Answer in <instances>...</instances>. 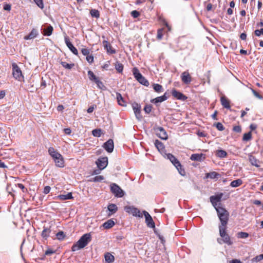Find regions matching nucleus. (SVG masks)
I'll return each mask as SVG.
<instances>
[{
	"instance_id": "nucleus-58",
	"label": "nucleus",
	"mask_w": 263,
	"mask_h": 263,
	"mask_svg": "<svg viewBox=\"0 0 263 263\" xmlns=\"http://www.w3.org/2000/svg\"><path fill=\"white\" fill-rule=\"evenodd\" d=\"M54 253L55 251H53L51 249H48L46 251L45 254V255H49Z\"/></svg>"
},
{
	"instance_id": "nucleus-22",
	"label": "nucleus",
	"mask_w": 263,
	"mask_h": 263,
	"mask_svg": "<svg viewBox=\"0 0 263 263\" xmlns=\"http://www.w3.org/2000/svg\"><path fill=\"white\" fill-rule=\"evenodd\" d=\"M38 34V31L35 29H33L31 32L28 35L24 37L25 40H30L35 37Z\"/></svg>"
},
{
	"instance_id": "nucleus-14",
	"label": "nucleus",
	"mask_w": 263,
	"mask_h": 263,
	"mask_svg": "<svg viewBox=\"0 0 263 263\" xmlns=\"http://www.w3.org/2000/svg\"><path fill=\"white\" fill-rule=\"evenodd\" d=\"M104 148L108 153H111L114 150V141L112 139H109L103 144Z\"/></svg>"
},
{
	"instance_id": "nucleus-45",
	"label": "nucleus",
	"mask_w": 263,
	"mask_h": 263,
	"mask_svg": "<svg viewBox=\"0 0 263 263\" xmlns=\"http://www.w3.org/2000/svg\"><path fill=\"white\" fill-rule=\"evenodd\" d=\"M163 28L159 29L157 31V37L158 40H161L163 36Z\"/></svg>"
},
{
	"instance_id": "nucleus-12",
	"label": "nucleus",
	"mask_w": 263,
	"mask_h": 263,
	"mask_svg": "<svg viewBox=\"0 0 263 263\" xmlns=\"http://www.w3.org/2000/svg\"><path fill=\"white\" fill-rule=\"evenodd\" d=\"M143 215L145 216V222L147 226L148 227L151 228H154L155 227V223L153 220L152 217L149 215V214L145 211H143Z\"/></svg>"
},
{
	"instance_id": "nucleus-36",
	"label": "nucleus",
	"mask_w": 263,
	"mask_h": 263,
	"mask_svg": "<svg viewBox=\"0 0 263 263\" xmlns=\"http://www.w3.org/2000/svg\"><path fill=\"white\" fill-rule=\"evenodd\" d=\"M60 63L63 67L67 69H71L74 65L73 63L68 64L66 62L63 61L61 62Z\"/></svg>"
},
{
	"instance_id": "nucleus-1",
	"label": "nucleus",
	"mask_w": 263,
	"mask_h": 263,
	"mask_svg": "<svg viewBox=\"0 0 263 263\" xmlns=\"http://www.w3.org/2000/svg\"><path fill=\"white\" fill-rule=\"evenodd\" d=\"M91 240L90 233H86L71 248L72 251H76L86 247Z\"/></svg>"
},
{
	"instance_id": "nucleus-16",
	"label": "nucleus",
	"mask_w": 263,
	"mask_h": 263,
	"mask_svg": "<svg viewBox=\"0 0 263 263\" xmlns=\"http://www.w3.org/2000/svg\"><path fill=\"white\" fill-rule=\"evenodd\" d=\"M181 78L182 81L185 84H188L192 81V77L187 71L182 72Z\"/></svg>"
},
{
	"instance_id": "nucleus-60",
	"label": "nucleus",
	"mask_w": 263,
	"mask_h": 263,
	"mask_svg": "<svg viewBox=\"0 0 263 263\" xmlns=\"http://www.w3.org/2000/svg\"><path fill=\"white\" fill-rule=\"evenodd\" d=\"M240 37L242 40H246L247 38V34L245 33H242L240 34Z\"/></svg>"
},
{
	"instance_id": "nucleus-29",
	"label": "nucleus",
	"mask_w": 263,
	"mask_h": 263,
	"mask_svg": "<svg viewBox=\"0 0 263 263\" xmlns=\"http://www.w3.org/2000/svg\"><path fill=\"white\" fill-rule=\"evenodd\" d=\"M114 225H115L114 221L111 219H109V220H108L105 222H104L102 226L105 229H109V228H112Z\"/></svg>"
},
{
	"instance_id": "nucleus-55",
	"label": "nucleus",
	"mask_w": 263,
	"mask_h": 263,
	"mask_svg": "<svg viewBox=\"0 0 263 263\" xmlns=\"http://www.w3.org/2000/svg\"><path fill=\"white\" fill-rule=\"evenodd\" d=\"M81 52L84 55H88L89 54V50L87 48H83Z\"/></svg>"
},
{
	"instance_id": "nucleus-63",
	"label": "nucleus",
	"mask_w": 263,
	"mask_h": 263,
	"mask_svg": "<svg viewBox=\"0 0 263 263\" xmlns=\"http://www.w3.org/2000/svg\"><path fill=\"white\" fill-rule=\"evenodd\" d=\"M257 127V126L255 124H251L250 126V128L251 130H255Z\"/></svg>"
},
{
	"instance_id": "nucleus-19",
	"label": "nucleus",
	"mask_w": 263,
	"mask_h": 263,
	"mask_svg": "<svg viewBox=\"0 0 263 263\" xmlns=\"http://www.w3.org/2000/svg\"><path fill=\"white\" fill-rule=\"evenodd\" d=\"M103 45L104 48L106 50L107 53L110 54H114L116 53V50L112 48L111 45L107 41L104 40L103 41Z\"/></svg>"
},
{
	"instance_id": "nucleus-15",
	"label": "nucleus",
	"mask_w": 263,
	"mask_h": 263,
	"mask_svg": "<svg viewBox=\"0 0 263 263\" xmlns=\"http://www.w3.org/2000/svg\"><path fill=\"white\" fill-rule=\"evenodd\" d=\"M65 42L69 50L75 55L78 54L77 49L73 46L72 44L70 42L68 36H65Z\"/></svg>"
},
{
	"instance_id": "nucleus-39",
	"label": "nucleus",
	"mask_w": 263,
	"mask_h": 263,
	"mask_svg": "<svg viewBox=\"0 0 263 263\" xmlns=\"http://www.w3.org/2000/svg\"><path fill=\"white\" fill-rule=\"evenodd\" d=\"M237 236L239 238H246L249 236V234L246 232H240L237 234Z\"/></svg>"
},
{
	"instance_id": "nucleus-62",
	"label": "nucleus",
	"mask_w": 263,
	"mask_h": 263,
	"mask_svg": "<svg viewBox=\"0 0 263 263\" xmlns=\"http://www.w3.org/2000/svg\"><path fill=\"white\" fill-rule=\"evenodd\" d=\"M94 108H95V107L93 106L89 107L87 109V112L91 113L93 111Z\"/></svg>"
},
{
	"instance_id": "nucleus-30",
	"label": "nucleus",
	"mask_w": 263,
	"mask_h": 263,
	"mask_svg": "<svg viewBox=\"0 0 263 263\" xmlns=\"http://www.w3.org/2000/svg\"><path fill=\"white\" fill-rule=\"evenodd\" d=\"M50 232L51 230L50 228L44 227V230L42 232V236L43 238L47 239L49 236Z\"/></svg>"
},
{
	"instance_id": "nucleus-48",
	"label": "nucleus",
	"mask_w": 263,
	"mask_h": 263,
	"mask_svg": "<svg viewBox=\"0 0 263 263\" xmlns=\"http://www.w3.org/2000/svg\"><path fill=\"white\" fill-rule=\"evenodd\" d=\"M263 259V254L256 256L252 259L253 261L258 262Z\"/></svg>"
},
{
	"instance_id": "nucleus-41",
	"label": "nucleus",
	"mask_w": 263,
	"mask_h": 263,
	"mask_svg": "<svg viewBox=\"0 0 263 263\" xmlns=\"http://www.w3.org/2000/svg\"><path fill=\"white\" fill-rule=\"evenodd\" d=\"M115 68L119 72H121L123 69V66L122 64L117 62L115 64Z\"/></svg>"
},
{
	"instance_id": "nucleus-25",
	"label": "nucleus",
	"mask_w": 263,
	"mask_h": 263,
	"mask_svg": "<svg viewBox=\"0 0 263 263\" xmlns=\"http://www.w3.org/2000/svg\"><path fill=\"white\" fill-rule=\"evenodd\" d=\"M104 258L107 263H112L115 260L114 256L109 252H107L105 254Z\"/></svg>"
},
{
	"instance_id": "nucleus-3",
	"label": "nucleus",
	"mask_w": 263,
	"mask_h": 263,
	"mask_svg": "<svg viewBox=\"0 0 263 263\" xmlns=\"http://www.w3.org/2000/svg\"><path fill=\"white\" fill-rule=\"evenodd\" d=\"M48 153L54 160L57 166L59 167H63L64 166L63 157L57 150L53 147H50L48 148Z\"/></svg>"
},
{
	"instance_id": "nucleus-4",
	"label": "nucleus",
	"mask_w": 263,
	"mask_h": 263,
	"mask_svg": "<svg viewBox=\"0 0 263 263\" xmlns=\"http://www.w3.org/2000/svg\"><path fill=\"white\" fill-rule=\"evenodd\" d=\"M227 228H219V235L222 237V239H217V242L219 244H222V241L223 243L227 244L228 245H231L233 242L231 241L230 236L226 233Z\"/></svg>"
},
{
	"instance_id": "nucleus-34",
	"label": "nucleus",
	"mask_w": 263,
	"mask_h": 263,
	"mask_svg": "<svg viewBox=\"0 0 263 263\" xmlns=\"http://www.w3.org/2000/svg\"><path fill=\"white\" fill-rule=\"evenodd\" d=\"M155 145L159 151H162L164 149V146L163 143L158 140H156L155 141Z\"/></svg>"
},
{
	"instance_id": "nucleus-20",
	"label": "nucleus",
	"mask_w": 263,
	"mask_h": 263,
	"mask_svg": "<svg viewBox=\"0 0 263 263\" xmlns=\"http://www.w3.org/2000/svg\"><path fill=\"white\" fill-rule=\"evenodd\" d=\"M190 159L192 161H201L204 159V157L202 154H194L191 155Z\"/></svg>"
},
{
	"instance_id": "nucleus-13",
	"label": "nucleus",
	"mask_w": 263,
	"mask_h": 263,
	"mask_svg": "<svg viewBox=\"0 0 263 263\" xmlns=\"http://www.w3.org/2000/svg\"><path fill=\"white\" fill-rule=\"evenodd\" d=\"M96 164L98 167V168L102 170L105 168L108 164V159L107 157H102L98 159L96 161Z\"/></svg>"
},
{
	"instance_id": "nucleus-47",
	"label": "nucleus",
	"mask_w": 263,
	"mask_h": 263,
	"mask_svg": "<svg viewBox=\"0 0 263 263\" xmlns=\"http://www.w3.org/2000/svg\"><path fill=\"white\" fill-rule=\"evenodd\" d=\"M152 108V106L151 105H146L144 108V110L146 113L149 114L151 111Z\"/></svg>"
},
{
	"instance_id": "nucleus-51",
	"label": "nucleus",
	"mask_w": 263,
	"mask_h": 263,
	"mask_svg": "<svg viewBox=\"0 0 263 263\" xmlns=\"http://www.w3.org/2000/svg\"><path fill=\"white\" fill-rule=\"evenodd\" d=\"M131 15L134 18H137L139 16L140 13L138 11L136 10H134L131 12Z\"/></svg>"
},
{
	"instance_id": "nucleus-26",
	"label": "nucleus",
	"mask_w": 263,
	"mask_h": 263,
	"mask_svg": "<svg viewBox=\"0 0 263 263\" xmlns=\"http://www.w3.org/2000/svg\"><path fill=\"white\" fill-rule=\"evenodd\" d=\"M222 105L226 108L230 109V101L224 97H222L220 99Z\"/></svg>"
},
{
	"instance_id": "nucleus-11",
	"label": "nucleus",
	"mask_w": 263,
	"mask_h": 263,
	"mask_svg": "<svg viewBox=\"0 0 263 263\" xmlns=\"http://www.w3.org/2000/svg\"><path fill=\"white\" fill-rule=\"evenodd\" d=\"M154 130L158 137L162 140H166L168 138L167 134L165 129L162 127H156Z\"/></svg>"
},
{
	"instance_id": "nucleus-61",
	"label": "nucleus",
	"mask_w": 263,
	"mask_h": 263,
	"mask_svg": "<svg viewBox=\"0 0 263 263\" xmlns=\"http://www.w3.org/2000/svg\"><path fill=\"white\" fill-rule=\"evenodd\" d=\"M230 263H241V261L237 259H232L230 261Z\"/></svg>"
},
{
	"instance_id": "nucleus-28",
	"label": "nucleus",
	"mask_w": 263,
	"mask_h": 263,
	"mask_svg": "<svg viewBox=\"0 0 263 263\" xmlns=\"http://www.w3.org/2000/svg\"><path fill=\"white\" fill-rule=\"evenodd\" d=\"M108 210L110 212L109 215H110L117 212L118 207L115 204H110L108 205Z\"/></svg>"
},
{
	"instance_id": "nucleus-35",
	"label": "nucleus",
	"mask_w": 263,
	"mask_h": 263,
	"mask_svg": "<svg viewBox=\"0 0 263 263\" xmlns=\"http://www.w3.org/2000/svg\"><path fill=\"white\" fill-rule=\"evenodd\" d=\"M153 86L155 91L157 92L163 91V87L161 85L158 84H153Z\"/></svg>"
},
{
	"instance_id": "nucleus-31",
	"label": "nucleus",
	"mask_w": 263,
	"mask_h": 263,
	"mask_svg": "<svg viewBox=\"0 0 263 263\" xmlns=\"http://www.w3.org/2000/svg\"><path fill=\"white\" fill-rule=\"evenodd\" d=\"M53 29V27L51 25H49L47 28L44 29V35L45 36H50L52 33Z\"/></svg>"
},
{
	"instance_id": "nucleus-50",
	"label": "nucleus",
	"mask_w": 263,
	"mask_h": 263,
	"mask_svg": "<svg viewBox=\"0 0 263 263\" xmlns=\"http://www.w3.org/2000/svg\"><path fill=\"white\" fill-rule=\"evenodd\" d=\"M104 179V177L102 176H97L93 178V181L95 182H100Z\"/></svg>"
},
{
	"instance_id": "nucleus-23",
	"label": "nucleus",
	"mask_w": 263,
	"mask_h": 263,
	"mask_svg": "<svg viewBox=\"0 0 263 263\" xmlns=\"http://www.w3.org/2000/svg\"><path fill=\"white\" fill-rule=\"evenodd\" d=\"M116 99H117V102L118 103V104L119 105H121L122 106H126V102L124 100L122 95L120 93H119V92L116 93Z\"/></svg>"
},
{
	"instance_id": "nucleus-53",
	"label": "nucleus",
	"mask_w": 263,
	"mask_h": 263,
	"mask_svg": "<svg viewBox=\"0 0 263 263\" xmlns=\"http://www.w3.org/2000/svg\"><path fill=\"white\" fill-rule=\"evenodd\" d=\"M86 60L87 61V62L89 63H91L93 62V57L92 55H87L86 57Z\"/></svg>"
},
{
	"instance_id": "nucleus-5",
	"label": "nucleus",
	"mask_w": 263,
	"mask_h": 263,
	"mask_svg": "<svg viewBox=\"0 0 263 263\" xmlns=\"http://www.w3.org/2000/svg\"><path fill=\"white\" fill-rule=\"evenodd\" d=\"M167 159H169L173 164L176 167L179 174L182 176L185 175V171L182 168L179 161L175 158V157L171 154H166Z\"/></svg>"
},
{
	"instance_id": "nucleus-64",
	"label": "nucleus",
	"mask_w": 263,
	"mask_h": 263,
	"mask_svg": "<svg viewBox=\"0 0 263 263\" xmlns=\"http://www.w3.org/2000/svg\"><path fill=\"white\" fill-rule=\"evenodd\" d=\"M64 130L66 134L69 135L71 133V129L70 128H65Z\"/></svg>"
},
{
	"instance_id": "nucleus-9",
	"label": "nucleus",
	"mask_w": 263,
	"mask_h": 263,
	"mask_svg": "<svg viewBox=\"0 0 263 263\" xmlns=\"http://www.w3.org/2000/svg\"><path fill=\"white\" fill-rule=\"evenodd\" d=\"M124 210L129 214H132L134 216L138 217H142V214L140 211L133 206H126L124 207Z\"/></svg>"
},
{
	"instance_id": "nucleus-54",
	"label": "nucleus",
	"mask_w": 263,
	"mask_h": 263,
	"mask_svg": "<svg viewBox=\"0 0 263 263\" xmlns=\"http://www.w3.org/2000/svg\"><path fill=\"white\" fill-rule=\"evenodd\" d=\"M254 32L255 34L257 36H260L261 34L263 35V28L260 30H256Z\"/></svg>"
},
{
	"instance_id": "nucleus-57",
	"label": "nucleus",
	"mask_w": 263,
	"mask_h": 263,
	"mask_svg": "<svg viewBox=\"0 0 263 263\" xmlns=\"http://www.w3.org/2000/svg\"><path fill=\"white\" fill-rule=\"evenodd\" d=\"M233 130L237 133H240L241 131V128L240 126H235L233 127Z\"/></svg>"
},
{
	"instance_id": "nucleus-18",
	"label": "nucleus",
	"mask_w": 263,
	"mask_h": 263,
	"mask_svg": "<svg viewBox=\"0 0 263 263\" xmlns=\"http://www.w3.org/2000/svg\"><path fill=\"white\" fill-rule=\"evenodd\" d=\"M172 95L175 98H177L178 100L184 101L187 99V97L184 96L181 92L177 91L175 89L172 90Z\"/></svg>"
},
{
	"instance_id": "nucleus-38",
	"label": "nucleus",
	"mask_w": 263,
	"mask_h": 263,
	"mask_svg": "<svg viewBox=\"0 0 263 263\" xmlns=\"http://www.w3.org/2000/svg\"><path fill=\"white\" fill-rule=\"evenodd\" d=\"M92 134L95 137H100L101 135L102 131L100 129H95L92 131Z\"/></svg>"
},
{
	"instance_id": "nucleus-27",
	"label": "nucleus",
	"mask_w": 263,
	"mask_h": 263,
	"mask_svg": "<svg viewBox=\"0 0 263 263\" xmlns=\"http://www.w3.org/2000/svg\"><path fill=\"white\" fill-rule=\"evenodd\" d=\"M249 161L252 165L255 166L257 167L260 166L259 161L252 156H250Z\"/></svg>"
},
{
	"instance_id": "nucleus-6",
	"label": "nucleus",
	"mask_w": 263,
	"mask_h": 263,
	"mask_svg": "<svg viewBox=\"0 0 263 263\" xmlns=\"http://www.w3.org/2000/svg\"><path fill=\"white\" fill-rule=\"evenodd\" d=\"M133 74L136 80L141 84L147 86L149 85L148 81L140 73L139 70L135 67L133 70Z\"/></svg>"
},
{
	"instance_id": "nucleus-33",
	"label": "nucleus",
	"mask_w": 263,
	"mask_h": 263,
	"mask_svg": "<svg viewBox=\"0 0 263 263\" xmlns=\"http://www.w3.org/2000/svg\"><path fill=\"white\" fill-rule=\"evenodd\" d=\"M216 155L219 158H223L227 157V153L224 150H217L216 152Z\"/></svg>"
},
{
	"instance_id": "nucleus-32",
	"label": "nucleus",
	"mask_w": 263,
	"mask_h": 263,
	"mask_svg": "<svg viewBox=\"0 0 263 263\" xmlns=\"http://www.w3.org/2000/svg\"><path fill=\"white\" fill-rule=\"evenodd\" d=\"M242 184V181L240 179L235 180L231 182L230 185L233 187H236Z\"/></svg>"
},
{
	"instance_id": "nucleus-24",
	"label": "nucleus",
	"mask_w": 263,
	"mask_h": 263,
	"mask_svg": "<svg viewBox=\"0 0 263 263\" xmlns=\"http://www.w3.org/2000/svg\"><path fill=\"white\" fill-rule=\"evenodd\" d=\"M166 99H167V97H166L165 94H164V95H163L162 96L158 97L154 99H152L151 100V102L155 103V104H157L158 103L162 102L165 101Z\"/></svg>"
},
{
	"instance_id": "nucleus-44",
	"label": "nucleus",
	"mask_w": 263,
	"mask_h": 263,
	"mask_svg": "<svg viewBox=\"0 0 263 263\" xmlns=\"http://www.w3.org/2000/svg\"><path fill=\"white\" fill-rule=\"evenodd\" d=\"M56 236H57V239L60 240H63L64 238V237H65L64 233L62 231H60V232H58L56 234Z\"/></svg>"
},
{
	"instance_id": "nucleus-7",
	"label": "nucleus",
	"mask_w": 263,
	"mask_h": 263,
	"mask_svg": "<svg viewBox=\"0 0 263 263\" xmlns=\"http://www.w3.org/2000/svg\"><path fill=\"white\" fill-rule=\"evenodd\" d=\"M111 193L117 197H122L124 195V192L116 183H112L110 185Z\"/></svg>"
},
{
	"instance_id": "nucleus-46",
	"label": "nucleus",
	"mask_w": 263,
	"mask_h": 263,
	"mask_svg": "<svg viewBox=\"0 0 263 263\" xmlns=\"http://www.w3.org/2000/svg\"><path fill=\"white\" fill-rule=\"evenodd\" d=\"M35 4L40 7L41 9L44 8V4L43 2V0H33Z\"/></svg>"
},
{
	"instance_id": "nucleus-42",
	"label": "nucleus",
	"mask_w": 263,
	"mask_h": 263,
	"mask_svg": "<svg viewBox=\"0 0 263 263\" xmlns=\"http://www.w3.org/2000/svg\"><path fill=\"white\" fill-rule=\"evenodd\" d=\"M214 126H216V127L217 128V129L219 130V131H223L224 129V126H223V125L220 123V122H218V123H216L215 124H214Z\"/></svg>"
},
{
	"instance_id": "nucleus-40",
	"label": "nucleus",
	"mask_w": 263,
	"mask_h": 263,
	"mask_svg": "<svg viewBox=\"0 0 263 263\" xmlns=\"http://www.w3.org/2000/svg\"><path fill=\"white\" fill-rule=\"evenodd\" d=\"M88 75L89 79L90 80L94 81L95 82L98 79L91 70H89L88 71Z\"/></svg>"
},
{
	"instance_id": "nucleus-43",
	"label": "nucleus",
	"mask_w": 263,
	"mask_h": 263,
	"mask_svg": "<svg viewBox=\"0 0 263 263\" xmlns=\"http://www.w3.org/2000/svg\"><path fill=\"white\" fill-rule=\"evenodd\" d=\"M251 136H252V135H251V132H248L247 133H245L243 136V141H249L251 139Z\"/></svg>"
},
{
	"instance_id": "nucleus-52",
	"label": "nucleus",
	"mask_w": 263,
	"mask_h": 263,
	"mask_svg": "<svg viewBox=\"0 0 263 263\" xmlns=\"http://www.w3.org/2000/svg\"><path fill=\"white\" fill-rule=\"evenodd\" d=\"M252 92L255 97L260 100L262 99V97L255 90L252 89Z\"/></svg>"
},
{
	"instance_id": "nucleus-10",
	"label": "nucleus",
	"mask_w": 263,
	"mask_h": 263,
	"mask_svg": "<svg viewBox=\"0 0 263 263\" xmlns=\"http://www.w3.org/2000/svg\"><path fill=\"white\" fill-rule=\"evenodd\" d=\"M222 197V194L218 195L212 196L210 197V201L211 202L213 206L215 208V210L218 207H221L220 201Z\"/></svg>"
},
{
	"instance_id": "nucleus-37",
	"label": "nucleus",
	"mask_w": 263,
	"mask_h": 263,
	"mask_svg": "<svg viewBox=\"0 0 263 263\" xmlns=\"http://www.w3.org/2000/svg\"><path fill=\"white\" fill-rule=\"evenodd\" d=\"M90 13L92 17L96 18H99L100 16L99 11L96 9H91L90 11Z\"/></svg>"
},
{
	"instance_id": "nucleus-56",
	"label": "nucleus",
	"mask_w": 263,
	"mask_h": 263,
	"mask_svg": "<svg viewBox=\"0 0 263 263\" xmlns=\"http://www.w3.org/2000/svg\"><path fill=\"white\" fill-rule=\"evenodd\" d=\"M50 190L51 187L49 186H46L44 189L43 193L45 194H47L50 192Z\"/></svg>"
},
{
	"instance_id": "nucleus-2",
	"label": "nucleus",
	"mask_w": 263,
	"mask_h": 263,
	"mask_svg": "<svg viewBox=\"0 0 263 263\" xmlns=\"http://www.w3.org/2000/svg\"><path fill=\"white\" fill-rule=\"evenodd\" d=\"M216 210L220 221V224L219 226V228H227L229 220V212L222 207H218L216 208Z\"/></svg>"
},
{
	"instance_id": "nucleus-49",
	"label": "nucleus",
	"mask_w": 263,
	"mask_h": 263,
	"mask_svg": "<svg viewBox=\"0 0 263 263\" xmlns=\"http://www.w3.org/2000/svg\"><path fill=\"white\" fill-rule=\"evenodd\" d=\"M95 83L97 84L98 87L101 89H104V86L103 84V83L100 81L98 79L95 81Z\"/></svg>"
},
{
	"instance_id": "nucleus-17",
	"label": "nucleus",
	"mask_w": 263,
	"mask_h": 263,
	"mask_svg": "<svg viewBox=\"0 0 263 263\" xmlns=\"http://www.w3.org/2000/svg\"><path fill=\"white\" fill-rule=\"evenodd\" d=\"M133 109L134 111L136 118L138 120H140L142 118L141 115V107L137 103L133 105Z\"/></svg>"
},
{
	"instance_id": "nucleus-8",
	"label": "nucleus",
	"mask_w": 263,
	"mask_h": 263,
	"mask_svg": "<svg viewBox=\"0 0 263 263\" xmlns=\"http://www.w3.org/2000/svg\"><path fill=\"white\" fill-rule=\"evenodd\" d=\"M12 74L13 77L18 81H22L23 79L22 71L15 63L12 64Z\"/></svg>"
},
{
	"instance_id": "nucleus-21",
	"label": "nucleus",
	"mask_w": 263,
	"mask_h": 263,
	"mask_svg": "<svg viewBox=\"0 0 263 263\" xmlns=\"http://www.w3.org/2000/svg\"><path fill=\"white\" fill-rule=\"evenodd\" d=\"M73 198V196L71 193H68L65 195H60L56 197L57 199L61 200H65L68 199H71Z\"/></svg>"
},
{
	"instance_id": "nucleus-59",
	"label": "nucleus",
	"mask_w": 263,
	"mask_h": 263,
	"mask_svg": "<svg viewBox=\"0 0 263 263\" xmlns=\"http://www.w3.org/2000/svg\"><path fill=\"white\" fill-rule=\"evenodd\" d=\"M11 6L10 4H5L4 6V9L6 11H10L11 10Z\"/></svg>"
}]
</instances>
